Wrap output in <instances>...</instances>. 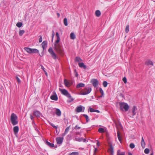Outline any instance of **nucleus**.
Segmentation results:
<instances>
[{"mask_svg":"<svg viewBox=\"0 0 155 155\" xmlns=\"http://www.w3.org/2000/svg\"><path fill=\"white\" fill-rule=\"evenodd\" d=\"M94 112H97V113H99L100 112V111L98 110H95Z\"/></svg>","mask_w":155,"mask_h":155,"instance_id":"obj_61","label":"nucleus"},{"mask_svg":"<svg viewBox=\"0 0 155 155\" xmlns=\"http://www.w3.org/2000/svg\"><path fill=\"white\" fill-rule=\"evenodd\" d=\"M97 146L98 147H99L100 146L99 143L98 141H97Z\"/></svg>","mask_w":155,"mask_h":155,"instance_id":"obj_58","label":"nucleus"},{"mask_svg":"<svg viewBox=\"0 0 155 155\" xmlns=\"http://www.w3.org/2000/svg\"><path fill=\"white\" fill-rule=\"evenodd\" d=\"M145 64L147 66L151 65V66L153 65V62L150 60H147L145 62Z\"/></svg>","mask_w":155,"mask_h":155,"instance_id":"obj_15","label":"nucleus"},{"mask_svg":"<svg viewBox=\"0 0 155 155\" xmlns=\"http://www.w3.org/2000/svg\"><path fill=\"white\" fill-rule=\"evenodd\" d=\"M117 136L118 139L119 141L121 143V137L120 136V133L119 131H117Z\"/></svg>","mask_w":155,"mask_h":155,"instance_id":"obj_29","label":"nucleus"},{"mask_svg":"<svg viewBox=\"0 0 155 155\" xmlns=\"http://www.w3.org/2000/svg\"><path fill=\"white\" fill-rule=\"evenodd\" d=\"M22 23L21 22H18L16 24V25L18 28L21 27L22 25Z\"/></svg>","mask_w":155,"mask_h":155,"instance_id":"obj_37","label":"nucleus"},{"mask_svg":"<svg viewBox=\"0 0 155 155\" xmlns=\"http://www.w3.org/2000/svg\"><path fill=\"white\" fill-rule=\"evenodd\" d=\"M16 80L18 83H21V80H20L19 78L17 76L16 77Z\"/></svg>","mask_w":155,"mask_h":155,"instance_id":"obj_47","label":"nucleus"},{"mask_svg":"<svg viewBox=\"0 0 155 155\" xmlns=\"http://www.w3.org/2000/svg\"><path fill=\"white\" fill-rule=\"evenodd\" d=\"M32 125L33 126V125H36V124H35V122L34 121H32Z\"/></svg>","mask_w":155,"mask_h":155,"instance_id":"obj_60","label":"nucleus"},{"mask_svg":"<svg viewBox=\"0 0 155 155\" xmlns=\"http://www.w3.org/2000/svg\"><path fill=\"white\" fill-rule=\"evenodd\" d=\"M141 145L142 147L143 148H144L145 147V143L144 141V140L143 139V137H142L141 138Z\"/></svg>","mask_w":155,"mask_h":155,"instance_id":"obj_19","label":"nucleus"},{"mask_svg":"<svg viewBox=\"0 0 155 155\" xmlns=\"http://www.w3.org/2000/svg\"><path fill=\"white\" fill-rule=\"evenodd\" d=\"M109 150L111 154L113 153L114 152L113 147L112 144L110 143H109Z\"/></svg>","mask_w":155,"mask_h":155,"instance_id":"obj_17","label":"nucleus"},{"mask_svg":"<svg viewBox=\"0 0 155 155\" xmlns=\"http://www.w3.org/2000/svg\"><path fill=\"white\" fill-rule=\"evenodd\" d=\"M46 143L47 145L51 147H53L54 146L53 143H50L47 141H46Z\"/></svg>","mask_w":155,"mask_h":155,"instance_id":"obj_25","label":"nucleus"},{"mask_svg":"<svg viewBox=\"0 0 155 155\" xmlns=\"http://www.w3.org/2000/svg\"><path fill=\"white\" fill-rule=\"evenodd\" d=\"M64 23L65 26L68 25L67 19L66 18H65L64 19Z\"/></svg>","mask_w":155,"mask_h":155,"instance_id":"obj_34","label":"nucleus"},{"mask_svg":"<svg viewBox=\"0 0 155 155\" xmlns=\"http://www.w3.org/2000/svg\"><path fill=\"white\" fill-rule=\"evenodd\" d=\"M123 81L124 82V83L125 84H126L127 82V79L125 77H124L123 78Z\"/></svg>","mask_w":155,"mask_h":155,"instance_id":"obj_50","label":"nucleus"},{"mask_svg":"<svg viewBox=\"0 0 155 155\" xmlns=\"http://www.w3.org/2000/svg\"><path fill=\"white\" fill-rule=\"evenodd\" d=\"M99 91L101 94V95L99 97H102L104 96V91L101 88H99Z\"/></svg>","mask_w":155,"mask_h":155,"instance_id":"obj_26","label":"nucleus"},{"mask_svg":"<svg viewBox=\"0 0 155 155\" xmlns=\"http://www.w3.org/2000/svg\"><path fill=\"white\" fill-rule=\"evenodd\" d=\"M78 73L76 72V74H75V76L76 77H77L78 76Z\"/></svg>","mask_w":155,"mask_h":155,"instance_id":"obj_64","label":"nucleus"},{"mask_svg":"<svg viewBox=\"0 0 155 155\" xmlns=\"http://www.w3.org/2000/svg\"><path fill=\"white\" fill-rule=\"evenodd\" d=\"M75 61L76 62H80L82 61V60L79 57H77L75 58Z\"/></svg>","mask_w":155,"mask_h":155,"instance_id":"obj_31","label":"nucleus"},{"mask_svg":"<svg viewBox=\"0 0 155 155\" xmlns=\"http://www.w3.org/2000/svg\"><path fill=\"white\" fill-rule=\"evenodd\" d=\"M19 131V127L18 126H15L13 127V131L15 135L17 136L18 133Z\"/></svg>","mask_w":155,"mask_h":155,"instance_id":"obj_12","label":"nucleus"},{"mask_svg":"<svg viewBox=\"0 0 155 155\" xmlns=\"http://www.w3.org/2000/svg\"><path fill=\"white\" fill-rule=\"evenodd\" d=\"M59 91L61 92V93L62 94L70 99V100L68 101L69 102H71L74 100V99L72 98L71 94L66 90L64 89L60 88Z\"/></svg>","mask_w":155,"mask_h":155,"instance_id":"obj_1","label":"nucleus"},{"mask_svg":"<svg viewBox=\"0 0 155 155\" xmlns=\"http://www.w3.org/2000/svg\"><path fill=\"white\" fill-rule=\"evenodd\" d=\"M41 114V113L38 110L34 111L33 112V115L37 117H39Z\"/></svg>","mask_w":155,"mask_h":155,"instance_id":"obj_13","label":"nucleus"},{"mask_svg":"<svg viewBox=\"0 0 155 155\" xmlns=\"http://www.w3.org/2000/svg\"><path fill=\"white\" fill-rule=\"evenodd\" d=\"M47 45V41H44L42 43L41 45L43 48V51H44V50L46 48Z\"/></svg>","mask_w":155,"mask_h":155,"instance_id":"obj_14","label":"nucleus"},{"mask_svg":"<svg viewBox=\"0 0 155 155\" xmlns=\"http://www.w3.org/2000/svg\"><path fill=\"white\" fill-rule=\"evenodd\" d=\"M71 38L74 39L75 38V35L73 33H71L70 35Z\"/></svg>","mask_w":155,"mask_h":155,"instance_id":"obj_32","label":"nucleus"},{"mask_svg":"<svg viewBox=\"0 0 155 155\" xmlns=\"http://www.w3.org/2000/svg\"><path fill=\"white\" fill-rule=\"evenodd\" d=\"M75 135H81V132H75Z\"/></svg>","mask_w":155,"mask_h":155,"instance_id":"obj_49","label":"nucleus"},{"mask_svg":"<svg viewBox=\"0 0 155 155\" xmlns=\"http://www.w3.org/2000/svg\"><path fill=\"white\" fill-rule=\"evenodd\" d=\"M60 41V38H57V39L56 40L55 43L57 44Z\"/></svg>","mask_w":155,"mask_h":155,"instance_id":"obj_48","label":"nucleus"},{"mask_svg":"<svg viewBox=\"0 0 155 155\" xmlns=\"http://www.w3.org/2000/svg\"><path fill=\"white\" fill-rule=\"evenodd\" d=\"M57 15L58 17H60V14L59 13H57Z\"/></svg>","mask_w":155,"mask_h":155,"instance_id":"obj_63","label":"nucleus"},{"mask_svg":"<svg viewBox=\"0 0 155 155\" xmlns=\"http://www.w3.org/2000/svg\"><path fill=\"white\" fill-rule=\"evenodd\" d=\"M30 118L32 121H34V117L31 114H30Z\"/></svg>","mask_w":155,"mask_h":155,"instance_id":"obj_53","label":"nucleus"},{"mask_svg":"<svg viewBox=\"0 0 155 155\" xmlns=\"http://www.w3.org/2000/svg\"><path fill=\"white\" fill-rule=\"evenodd\" d=\"M56 35L57 36V38H58V37L60 38L59 35V34H58V32H56Z\"/></svg>","mask_w":155,"mask_h":155,"instance_id":"obj_54","label":"nucleus"},{"mask_svg":"<svg viewBox=\"0 0 155 155\" xmlns=\"http://www.w3.org/2000/svg\"><path fill=\"white\" fill-rule=\"evenodd\" d=\"M129 25H127L126 26V27L125 28V32L127 33L129 31Z\"/></svg>","mask_w":155,"mask_h":155,"instance_id":"obj_39","label":"nucleus"},{"mask_svg":"<svg viewBox=\"0 0 155 155\" xmlns=\"http://www.w3.org/2000/svg\"><path fill=\"white\" fill-rule=\"evenodd\" d=\"M92 91L91 88L90 87H86L81 92V94L82 95H86L89 94Z\"/></svg>","mask_w":155,"mask_h":155,"instance_id":"obj_5","label":"nucleus"},{"mask_svg":"<svg viewBox=\"0 0 155 155\" xmlns=\"http://www.w3.org/2000/svg\"><path fill=\"white\" fill-rule=\"evenodd\" d=\"M83 116L86 118V121L88 122L89 121V119L88 116L85 114H84Z\"/></svg>","mask_w":155,"mask_h":155,"instance_id":"obj_38","label":"nucleus"},{"mask_svg":"<svg viewBox=\"0 0 155 155\" xmlns=\"http://www.w3.org/2000/svg\"><path fill=\"white\" fill-rule=\"evenodd\" d=\"M137 107L135 106H133L132 110V112L133 114V116H134L136 114V111L137 110Z\"/></svg>","mask_w":155,"mask_h":155,"instance_id":"obj_16","label":"nucleus"},{"mask_svg":"<svg viewBox=\"0 0 155 155\" xmlns=\"http://www.w3.org/2000/svg\"><path fill=\"white\" fill-rule=\"evenodd\" d=\"M49 124L52 127H53L54 128L56 129H57L58 128V127L56 126H55L54 124L51 123H49Z\"/></svg>","mask_w":155,"mask_h":155,"instance_id":"obj_42","label":"nucleus"},{"mask_svg":"<svg viewBox=\"0 0 155 155\" xmlns=\"http://www.w3.org/2000/svg\"><path fill=\"white\" fill-rule=\"evenodd\" d=\"M120 109L123 111H127L128 110L129 107L128 105L124 102H120L119 104Z\"/></svg>","mask_w":155,"mask_h":155,"instance_id":"obj_3","label":"nucleus"},{"mask_svg":"<svg viewBox=\"0 0 155 155\" xmlns=\"http://www.w3.org/2000/svg\"><path fill=\"white\" fill-rule=\"evenodd\" d=\"M78 65L80 67L83 68L84 69H86L87 68L86 66L83 62L79 63Z\"/></svg>","mask_w":155,"mask_h":155,"instance_id":"obj_18","label":"nucleus"},{"mask_svg":"<svg viewBox=\"0 0 155 155\" xmlns=\"http://www.w3.org/2000/svg\"><path fill=\"white\" fill-rule=\"evenodd\" d=\"M24 50L26 51L28 53L31 54V48L28 47H25Z\"/></svg>","mask_w":155,"mask_h":155,"instance_id":"obj_24","label":"nucleus"},{"mask_svg":"<svg viewBox=\"0 0 155 155\" xmlns=\"http://www.w3.org/2000/svg\"><path fill=\"white\" fill-rule=\"evenodd\" d=\"M91 83H92L93 86L96 87H97L98 84V80L96 79H93L91 81Z\"/></svg>","mask_w":155,"mask_h":155,"instance_id":"obj_9","label":"nucleus"},{"mask_svg":"<svg viewBox=\"0 0 155 155\" xmlns=\"http://www.w3.org/2000/svg\"><path fill=\"white\" fill-rule=\"evenodd\" d=\"M103 84L104 87H106L107 85V82L106 81H104Z\"/></svg>","mask_w":155,"mask_h":155,"instance_id":"obj_41","label":"nucleus"},{"mask_svg":"<svg viewBox=\"0 0 155 155\" xmlns=\"http://www.w3.org/2000/svg\"><path fill=\"white\" fill-rule=\"evenodd\" d=\"M24 33L25 31L24 30H20L19 31V35L20 36H22Z\"/></svg>","mask_w":155,"mask_h":155,"instance_id":"obj_36","label":"nucleus"},{"mask_svg":"<svg viewBox=\"0 0 155 155\" xmlns=\"http://www.w3.org/2000/svg\"><path fill=\"white\" fill-rule=\"evenodd\" d=\"M74 140L79 142L82 141L83 142H85L86 141V139L82 137H78L77 135H75L74 136Z\"/></svg>","mask_w":155,"mask_h":155,"instance_id":"obj_7","label":"nucleus"},{"mask_svg":"<svg viewBox=\"0 0 155 155\" xmlns=\"http://www.w3.org/2000/svg\"><path fill=\"white\" fill-rule=\"evenodd\" d=\"M85 109V107L81 105H80L77 107L76 111L77 112H84Z\"/></svg>","mask_w":155,"mask_h":155,"instance_id":"obj_8","label":"nucleus"},{"mask_svg":"<svg viewBox=\"0 0 155 155\" xmlns=\"http://www.w3.org/2000/svg\"><path fill=\"white\" fill-rule=\"evenodd\" d=\"M11 121L13 125H15L18 124V117L14 113H12L11 116Z\"/></svg>","mask_w":155,"mask_h":155,"instance_id":"obj_2","label":"nucleus"},{"mask_svg":"<svg viewBox=\"0 0 155 155\" xmlns=\"http://www.w3.org/2000/svg\"><path fill=\"white\" fill-rule=\"evenodd\" d=\"M54 35H55V33H54V31H53L52 35V39H53V38Z\"/></svg>","mask_w":155,"mask_h":155,"instance_id":"obj_52","label":"nucleus"},{"mask_svg":"<svg viewBox=\"0 0 155 155\" xmlns=\"http://www.w3.org/2000/svg\"><path fill=\"white\" fill-rule=\"evenodd\" d=\"M66 134H67L66 133H65V132H64V133L62 134V136L63 137Z\"/></svg>","mask_w":155,"mask_h":155,"instance_id":"obj_62","label":"nucleus"},{"mask_svg":"<svg viewBox=\"0 0 155 155\" xmlns=\"http://www.w3.org/2000/svg\"><path fill=\"white\" fill-rule=\"evenodd\" d=\"M54 50L60 55H62L63 54V51L59 44L54 45Z\"/></svg>","mask_w":155,"mask_h":155,"instance_id":"obj_4","label":"nucleus"},{"mask_svg":"<svg viewBox=\"0 0 155 155\" xmlns=\"http://www.w3.org/2000/svg\"><path fill=\"white\" fill-rule=\"evenodd\" d=\"M40 37V38L39 39V42H41L42 41V36H41V35H40L39 36Z\"/></svg>","mask_w":155,"mask_h":155,"instance_id":"obj_51","label":"nucleus"},{"mask_svg":"<svg viewBox=\"0 0 155 155\" xmlns=\"http://www.w3.org/2000/svg\"><path fill=\"white\" fill-rule=\"evenodd\" d=\"M51 99L53 100L56 101L58 100L57 95L55 92H53V94L50 97Z\"/></svg>","mask_w":155,"mask_h":155,"instance_id":"obj_10","label":"nucleus"},{"mask_svg":"<svg viewBox=\"0 0 155 155\" xmlns=\"http://www.w3.org/2000/svg\"><path fill=\"white\" fill-rule=\"evenodd\" d=\"M85 86V84L82 83H80L77 84L76 86V88H79L80 87H84Z\"/></svg>","mask_w":155,"mask_h":155,"instance_id":"obj_21","label":"nucleus"},{"mask_svg":"<svg viewBox=\"0 0 155 155\" xmlns=\"http://www.w3.org/2000/svg\"><path fill=\"white\" fill-rule=\"evenodd\" d=\"M98 131L100 133H103L105 132V130L104 128H100L98 129Z\"/></svg>","mask_w":155,"mask_h":155,"instance_id":"obj_33","label":"nucleus"},{"mask_svg":"<svg viewBox=\"0 0 155 155\" xmlns=\"http://www.w3.org/2000/svg\"><path fill=\"white\" fill-rule=\"evenodd\" d=\"M117 136L118 139L119 141L121 143V137L120 136V133L119 131H117Z\"/></svg>","mask_w":155,"mask_h":155,"instance_id":"obj_30","label":"nucleus"},{"mask_svg":"<svg viewBox=\"0 0 155 155\" xmlns=\"http://www.w3.org/2000/svg\"><path fill=\"white\" fill-rule=\"evenodd\" d=\"M89 110L91 112H94L95 109H94L90 107L89 108Z\"/></svg>","mask_w":155,"mask_h":155,"instance_id":"obj_46","label":"nucleus"},{"mask_svg":"<svg viewBox=\"0 0 155 155\" xmlns=\"http://www.w3.org/2000/svg\"><path fill=\"white\" fill-rule=\"evenodd\" d=\"M55 113L58 116H60L61 114V112L59 109H56Z\"/></svg>","mask_w":155,"mask_h":155,"instance_id":"obj_20","label":"nucleus"},{"mask_svg":"<svg viewBox=\"0 0 155 155\" xmlns=\"http://www.w3.org/2000/svg\"><path fill=\"white\" fill-rule=\"evenodd\" d=\"M44 52L43 51V52H42L41 54V55L40 54H39V55L41 56V57H42L43 56V53H44Z\"/></svg>","mask_w":155,"mask_h":155,"instance_id":"obj_59","label":"nucleus"},{"mask_svg":"<svg viewBox=\"0 0 155 155\" xmlns=\"http://www.w3.org/2000/svg\"><path fill=\"white\" fill-rule=\"evenodd\" d=\"M70 126L67 127L65 129L64 132L65 133H66L67 134L68 133V132L69 131L70 128Z\"/></svg>","mask_w":155,"mask_h":155,"instance_id":"obj_40","label":"nucleus"},{"mask_svg":"<svg viewBox=\"0 0 155 155\" xmlns=\"http://www.w3.org/2000/svg\"><path fill=\"white\" fill-rule=\"evenodd\" d=\"M39 53V51L35 48H31V54H35Z\"/></svg>","mask_w":155,"mask_h":155,"instance_id":"obj_23","label":"nucleus"},{"mask_svg":"<svg viewBox=\"0 0 155 155\" xmlns=\"http://www.w3.org/2000/svg\"><path fill=\"white\" fill-rule=\"evenodd\" d=\"M150 150L148 148H146L144 150V153L146 154H148L149 153Z\"/></svg>","mask_w":155,"mask_h":155,"instance_id":"obj_43","label":"nucleus"},{"mask_svg":"<svg viewBox=\"0 0 155 155\" xmlns=\"http://www.w3.org/2000/svg\"><path fill=\"white\" fill-rule=\"evenodd\" d=\"M130 147L131 149H133L135 147V145L134 143H131L130 145Z\"/></svg>","mask_w":155,"mask_h":155,"instance_id":"obj_44","label":"nucleus"},{"mask_svg":"<svg viewBox=\"0 0 155 155\" xmlns=\"http://www.w3.org/2000/svg\"><path fill=\"white\" fill-rule=\"evenodd\" d=\"M125 152H121L120 150H118L117 152V155H125Z\"/></svg>","mask_w":155,"mask_h":155,"instance_id":"obj_27","label":"nucleus"},{"mask_svg":"<svg viewBox=\"0 0 155 155\" xmlns=\"http://www.w3.org/2000/svg\"><path fill=\"white\" fill-rule=\"evenodd\" d=\"M64 138L63 137H58L56 139L57 143L58 144H61L63 141Z\"/></svg>","mask_w":155,"mask_h":155,"instance_id":"obj_11","label":"nucleus"},{"mask_svg":"<svg viewBox=\"0 0 155 155\" xmlns=\"http://www.w3.org/2000/svg\"><path fill=\"white\" fill-rule=\"evenodd\" d=\"M35 130L37 132H39V131L38 130V128L36 127H35Z\"/></svg>","mask_w":155,"mask_h":155,"instance_id":"obj_57","label":"nucleus"},{"mask_svg":"<svg viewBox=\"0 0 155 155\" xmlns=\"http://www.w3.org/2000/svg\"><path fill=\"white\" fill-rule=\"evenodd\" d=\"M97 150V148H95L94 151V155L95 154V153L96 152V151Z\"/></svg>","mask_w":155,"mask_h":155,"instance_id":"obj_56","label":"nucleus"},{"mask_svg":"<svg viewBox=\"0 0 155 155\" xmlns=\"http://www.w3.org/2000/svg\"><path fill=\"white\" fill-rule=\"evenodd\" d=\"M79 154V153L78 152H74L72 153H69V155H78Z\"/></svg>","mask_w":155,"mask_h":155,"instance_id":"obj_35","label":"nucleus"},{"mask_svg":"<svg viewBox=\"0 0 155 155\" xmlns=\"http://www.w3.org/2000/svg\"><path fill=\"white\" fill-rule=\"evenodd\" d=\"M41 68L45 71V69L44 68L43 66L42 65H41Z\"/></svg>","mask_w":155,"mask_h":155,"instance_id":"obj_55","label":"nucleus"},{"mask_svg":"<svg viewBox=\"0 0 155 155\" xmlns=\"http://www.w3.org/2000/svg\"><path fill=\"white\" fill-rule=\"evenodd\" d=\"M48 51L50 54L51 55L52 58L53 59L55 60H56L57 59L59 60V58L58 57L55 53L54 52L52 48L50 47L48 50Z\"/></svg>","mask_w":155,"mask_h":155,"instance_id":"obj_6","label":"nucleus"},{"mask_svg":"<svg viewBox=\"0 0 155 155\" xmlns=\"http://www.w3.org/2000/svg\"><path fill=\"white\" fill-rule=\"evenodd\" d=\"M81 127H80L78 126V125H76L74 127V129L76 130H79L80 129Z\"/></svg>","mask_w":155,"mask_h":155,"instance_id":"obj_45","label":"nucleus"},{"mask_svg":"<svg viewBox=\"0 0 155 155\" xmlns=\"http://www.w3.org/2000/svg\"><path fill=\"white\" fill-rule=\"evenodd\" d=\"M101 15V12L99 10H97L95 12V15L96 16L98 17H99Z\"/></svg>","mask_w":155,"mask_h":155,"instance_id":"obj_28","label":"nucleus"},{"mask_svg":"<svg viewBox=\"0 0 155 155\" xmlns=\"http://www.w3.org/2000/svg\"><path fill=\"white\" fill-rule=\"evenodd\" d=\"M64 84L65 86L67 87H69L70 86V83L66 79L64 80Z\"/></svg>","mask_w":155,"mask_h":155,"instance_id":"obj_22","label":"nucleus"}]
</instances>
